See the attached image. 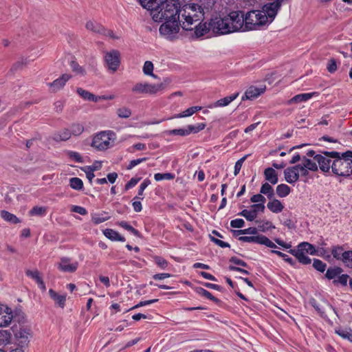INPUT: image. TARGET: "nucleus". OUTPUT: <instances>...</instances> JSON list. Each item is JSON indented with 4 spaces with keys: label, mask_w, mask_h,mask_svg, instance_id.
<instances>
[{
    "label": "nucleus",
    "mask_w": 352,
    "mask_h": 352,
    "mask_svg": "<svg viewBox=\"0 0 352 352\" xmlns=\"http://www.w3.org/2000/svg\"><path fill=\"white\" fill-rule=\"evenodd\" d=\"M332 255L336 259H342L343 258V249L341 247H336L332 250Z\"/></svg>",
    "instance_id": "obj_63"
},
{
    "label": "nucleus",
    "mask_w": 352,
    "mask_h": 352,
    "mask_svg": "<svg viewBox=\"0 0 352 352\" xmlns=\"http://www.w3.org/2000/svg\"><path fill=\"white\" fill-rule=\"evenodd\" d=\"M30 336V330L29 329H20L16 333L15 337L19 341V344L23 346L28 344L29 342V336Z\"/></svg>",
    "instance_id": "obj_21"
},
{
    "label": "nucleus",
    "mask_w": 352,
    "mask_h": 352,
    "mask_svg": "<svg viewBox=\"0 0 352 352\" xmlns=\"http://www.w3.org/2000/svg\"><path fill=\"white\" fill-rule=\"evenodd\" d=\"M245 226V221L242 219H236L230 221V226L234 228H241Z\"/></svg>",
    "instance_id": "obj_62"
},
{
    "label": "nucleus",
    "mask_w": 352,
    "mask_h": 352,
    "mask_svg": "<svg viewBox=\"0 0 352 352\" xmlns=\"http://www.w3.org/2000/svg\"><path fill=\"white\" fill-rule=\"evenodd\" d=\"M70 128L71 129L69 131H70L71 135H79L84 131L83 126L80 124H74L71 126Z\"/></svg>",
    "instance_id": "obj_52"
},
{
    "label": "nucleus",
    "mask_w": 352,
    "mask_h": 352,
    "mask_svg": "<svg viewBox=\"0 0 352 352\" xmlns=\"http://www.w3.org/2000/svg\"><path fill=\"white\" fill-rule=\"evenodd\" d=\"M310 304L322 317L325 316V311H324L325 307H329V309H333V307L328 302H327L325 300H323L322 305H320V304L318 303L315 299L311 298L310 300Z\"/></svg>",
    "instance_id": "obj_24"
},
{
    "label": "nucleus",
    "mask_w": 352,
    "mask_h": 352,
    "mask_svg": "<svg viewBox=\"0 0 352 352\" xmlns=\"http://www.w3.org/2000/svg\"><path fill=\"white\" fill-rule=\"evenodd\" d=\"M69 186L74 190H80L83 188V182L78 177H72L69 179Z\"/></svg>",
    "instance_id": "obj_41"
},
{
    "label": "nucleus",
    "mask_w": 352,
    "mask_h": 352,
    "mask_svg": "<svg viewBox=\"0 0 352 352\" xmlns=\"http://www.w3.org/2000/svg\"><path fill=\"white\" fill-rule=\"evenodd\" d=\"M342 261L347 267L352 268V251L344 252Z\"/></svg>",
    "instance_id": "obj_51"
},
{
    "label": "nucleus",
    "mask_w": 352,
    "mask_h": 352,
    "mask_svg": "<svg viewBox=\"0 0 352 352\" xmlns=\"http://www.w3.org/2000/svg\"><path fill=\"white\" fill-rule=\"evenodd\" d=\"M280 8V1H272L265 4L261 10H251L245 14L239 11L243 16V32L259 29L271 23Z\"/></svg>",
    "instance_id": "obj_1"
},
{
    "label": "nucleus",
    "mask_w": 352,
    "mask_h": 352,
    "mask_svg": "<svg viewBox=\"0 0 352 352\" xmlns=\"http://www.w3.org/2000/svg\"><path fill=\"white\" fill-rule=\"evenodd\" d=\"M182 27L180 19L164 21L160 27V33L166 39L173 41L177 37L178 32Z\"/></svg>",
    "instance_id": "obj_6"
},
{
    "label": "nucleus",
    "mask_w": 352,
    "mask_h": 352,
    "mask_svg": "<svg viewBox=\"0 0 352 352\" xmlns=\"http://www.w3.org/2000/svg\"><path fill=\"white\" fill-rule=\"evenodd\" d=\"M289 252L294 256L299 263L303 264V265H308L311 263V258L306 256L305 252L301 251V250H295V249H291Z\"/></svg>",
    "instance_id": "obj_22"
},
{
    "label": "nucleus",
    "mask_w": 352,
    "mask_h": 352,
    "mask_svg": "<svg viewBox=\"0 0 352 352\" xmlns=\"http://www.w3.org/2000/svg\"><path fill=\"white\" fill-rule=\"evenodd\" d=\"M239 93H236L233 95L226 96L223 98L219 99L217 101H216L212 107H226L231 102L234 100L238 96Z\"/></svg>",
    "instance_id": "obj_29"
},
{
    "label": "nucleus",
    "mask_w": 352,
    "mask_h": 352,
    "mask_svg": "<svg viewBox=\"0 0 352 352\" xmlns=\"http://www.w3.org/2000/svg\"><path fill=\"white\" fill-rule=\"evenodd\" d=\"M290 192V188L287 184H279L276 187V193L279 197H285Z\"/></svg>",
    "instance_id": "obj_38"
},
{
    "label": "nucleus",
    "mask_w": 352,
    "mask_h": 352,
    "mask_svg": "<svg viewBox=\"0 0 352 352\" xmlns=\"http://www.w3.org/2000/svg\"><path fill=\"white\" fill-rule=\"evenodd\" d=\"M239 215L244 217L248 221H252L256 218L254 210H243Z\"/></svg>",
    "instance_id": "obj_43"
},
{
    "label": "nucleus",
    "mask_w": 352,
    "mask_h": 352,
    "mask_svg": "<svg viewBox=\"0 0 352 352\" xmlns=\"http://www.w3.org/2000/svg\"><path fill=\"white\" fill-rule=\"evenodd\" d=\"M70 66L74 72L76 74L85 75V70L76 61L72 60L70 62Z\"/></svg>",
    "instance_id": "obj_53"
},
{
    "label": "nucleus",
    "mask_w": 352,
    "mask_h": 352,
    "mask_svg": "<svg viewBox=\"0 0 352 352\" xmlns=\"http://www.w3.org/2000/svg\"><path fill=\"white\" fill-rule=\"evenodd\" d=\"M159 2L155 9H152L151 12L154 21L160 23L180 19L179 0H159Z\"/></svg>",
    "instance_id": "obj_3"
},
{
    "label": "nucleus",
    "mask_w": 352,
    "mask_h": 352,
    "mask_svg": "<svg viewBox=\"0 0 352 352\" xmlns=\"http://www.w3.org/2000/svg\"><path fill=\"white\" fill-rule=\"evenodd\" d=\"M214 3V0H199L195 5L199 8V10L201 11L202 14H204V16L206 17L213 9Z\"/></svg>",
    "instance_id": "obj_18"
},
{
    "label": "nucleus",
    "mask_w": 352,
    "mask_h": 352,
    "mask_svg": "<svg viewBox=\"0 0 352 352\" xmlns=\"http://www.w3.org/2000/svg\"><path fill=\"white\" fill-rule=\"evenodd\" d=\"M206 127V124L203 123H200L197 124V126L194 125H188L186 128L185 129H173L166 131V133L168 135H180V136H187L190 135V133H197Z\"/></svg>",
    "instance_id": "obj_10"
},
{
    "label": "nucleus",
    "mask_w": 352,
    "mask_h": 352,
    "mask_svg": "<svg viewBox=\"0 0 352 352\" xmlns=\"http://www.w3.org/2000/svg\"><path fill=\"white\" fill-rule=\"evenodd\" d=\"M298 168L300 164L288 167L284 170L285 180L289 184H294L299 179Z\"/></svg>",
    "instance_id": "obj_13"
},
{
    "label": "nucleus",
    "mask_w": 352,
    "mask_h": 352,
    "mask_svg": "<svg viewBox=\"0 0 352 352\" xmlns=\"http://www.w3.org/2000/svg\"><path fill=\"white\" fill-rule=\"evenodd\" d=\"M85 28L88 31L96 34H105L106 32V29L95 21H88L85 24Z\"/></svg>",
    "instance_id": "obj_20"
},
{
    "label": "nucleus",
    "mask_w": 352,
    "mask_h": 352,
    "mask_svg": "<svg viewBox=\"0 0 352 352\" xmlns=\"http://www.w3.org/2000/svg\"><path fill=\"white\" fill-rule=\"evenodd\" d=\"M104 60L111 73H115L120 65V52L117 50H112L104 53Z\"/></svg>",
    "instance_id": "obj_9"
},
{
    "label": "nucleus",
    "mask_w": 352,
    "mask_h": 352,
    "mask_svg": "<svg viewBox=\"0 0 352 352\" xmlns=\"http://www.w3.org/2000/svg\"><path fill=\"white\" fill-rule=\"evenodd\" d=\"M318 94L316 92L300 94L294 96L288 101V104L298 103L305 102L312 98L313 96Z\"/></svg>",
    "instance_id": "obj_28"
},
{
    "label": "nucleus",
    "mask_w": 352,
    "mask_h": 352,
    "mask_svg": "<svg viewBox=\"0 0 352 352\" xmlns=\"http://www.w3.org/2000/svg\"><path fill=\"white\" fill-rule=\"evenodd\" d=\"M13 319L11 308L6 305H0V327H8Z\"/></svg>",
    "instance_id": "obj_12"
},
{
    "label": "nucleus",
    "mask_w": 352,
    "mask_h": 352,
    "mask_svg": "<svg viewBox=\"0 0 352 352\" xmlns=\"http://www.w3.org/2000/svg\"><path fill=\"white\" fill-rule=\"evenodd\" d=\"M46 208L43 206H34L30 211L32 216H44L46 213Z\"/></svg>",
    "instance_id": "obj_46"
},
{
    "label": "nucleus",
    "mask_w": 352,
    "mask_h": 352,
    "mask_svg": "<svg viewBox=\"0 0 352 352\" xmlns=\"http://www.w3.org/2000/svg\"><path fill=\"white\" fill-rule=\"evenodd\" d=\"M342 272V270L339 267H329L325 274V276L328 279H333Z\"/></svg>",
    "instance_id": "obj_39"
},
{
    "label": "nucleus",
    "mask_w": 352,
    "mask_h": 352,
    "mask_svg": "<svg viewBox=\"0 0 352 352\" xmlns=\"http://www.w3.org/2000/svg\"><path fill=\"white\" fill-rule=\"evenodd\" d=\"M193 114V109L192 107L188 108L184 111H183L181 113L175 114L173 117L170 118V119L173 118H184V117H188ZM166 120H169V118H167Z\"/></svg>",
    "instance_id": "obj_56"
},
{
    "label": "nucleus",
    "mask_w": 352,
    "mask_h": 352,
    "mask_svg": "<svg viewBox=\"0 0 352 352\" xmlns=\"http://www.w3.org/2000/svg\"><path fill=\"white\" fill-rule=\"evenodd\" d=\"M155 263L162 269H165L168 266V262L161 256L154 258Z\"/></svg>",
    "instance_id": "obj_59"
},
{
    "label": "nucleus",
    "mask_w": 352,
    "mask_h": 352,
    "mask_svg": "<svg viewBox=\"0 0 352 352\" xmlns=\"http://www.w3.org/2000/svg\"><path fill=\"white\" fill-rule=\"evenodd\" d=\"M143 72L145 75L150 76L156 78L157 76L153 74V64L151 61L146 60L143 66Z\"/></svg>",
    "instance_id": "obj_40"
},
{
    "label": "nucleus",
    "mask_w": 352,
    "mask_h": 352,
    "mask_svg": "<svg viewBox=\"0 0 352 352\" xmlns=\"http://www.w3.org/2000/svg\"><path fill=\"white\" fill-rule=\"evenodd\" d=\"M201 21L197 22V24L196 23L193 25L195 33L196 36L198 37L204 36V34L208 33L209 30L211 29L210 23L208 24V25H207L206 23L201 24Z\"/></svg>",
    "instance_id": "obj_26"
},
{
    "label": "nucleus",
    "mask_w": 352,
    "mask_h": 352,
    "mask_svg": "<svg viewBox=\"0 0 352 352\" xmlns=\"http://www.w3.org/2000/svg\"><path fill=\"white\" fill-rule=\"evenodd\" d=\"M76 92L84 100H89V101L98 102L99 100H100V98H101V97L96 96L95 95L90 93L89 91H86L80 87L77 89Z\"/></svg>",
    "instance_id": "obj_31"
},
{
    "label": "nucleus",
    "mask_w": 352,
    "mask_h": 352,
    "mask_svg": "<svg viewBox=\"0 0 352 352\" xmlns=\"http://www.w3.org/2000/svg\"><path fill=\"white\" fill-rule=\"evenodd\" d=\"M109 219V217H101L98 214H94L92 216V221L94 224H99L107 221Z\"/></svg>",
    "instance_id": "obj_64"
},
{
    "label": "nucleus",
    "mask_w": 352,
    "mask_h": 352,
    "mask_svg": "<svg viewBox=\"0 0 352 352\" xmlns=\"http://www.w3.org/2000/svg\"><path fill=\"white\" fill-rule=\"evenodd\" d=\"M113 135L114 133L111 131H102L93 138L91 146L98 151L106 150L110 145V140Z\"/></svg>",
    "instance_id": "obj_8"
},
{
    "label": "nucleus",
    "mask_w": 352,
    "mask_h": 352,
    "mask_svg": "<svg viewBox=\"0 0 352 352\" xmlns=\"http://www.w3.org/2000/svg\"><path fill=\"white\" fill-rule=\"evenodd\" d=\"M265 179L271 184H276L278 181V174L273 168H267L264 170Z\"/></svg>",
    "instance_id": "obj_25"
},
{
    "label": "nucleus",
    "mask_w": 352,
    "mask_h": 352,
    "mask_svg": "<svg viewBox=\"0 0 352 352\" xmlns=\"http://www.w3.org/2000/svg\"><path fill=\"white\" fill-rule=\"evenodd\" d=\"M271 252L283 258L286 262L289 263L292 266H295L296 265V262L294 259H292L291 257H289L287 254L278 250H272Z\"/></svg>",
    "instance_id": "obj_47"
},
{
    "label": "nucleus",
    "mask_w": 352,
    "mask_h": 352,
    "mask_svg": "<svg viewBox=\"0 0 352 352\" xmlns=\"http://www.w3.org/2000/svg\"><path fill=\"white\" fill-rule=\"evenodd\" d=\"M71 258L68 257H63L58 263V268L65 272H74L78 266V262L69 263Z\"/></svg>",
    "instance_id": "obj_16"
},
{
    "label": "nucleus",
    "mask_w": 352,
    "mask_h": 352,
    "mask_svg": "<svg viewBox=\"0 0 352 352\" xmlns=\"http://www.w3.org/2000/svg\"><path fill=\"white\" fill-rule=\"evenodd\" d=\"M70 131L67 129H64L63 131L55 133L53 136V140L56 142L66 141L71 138Z\"/></svg>",
    "instance_id": "obj_33"
},
{
    "label": "nucleus",
    "mask_w": 352,
    "mask_h": 352,
    "mask_svg": "<svg viewBox=\"0 0 352 352\" xmlns=\"http://www.w3.org/2000/svg\"><path fill=\"white\" fill-rule=\"evenodd\" d=\"M104 235L111 241H125V238L113 229L107 228L103 230Z\"/></svg>",
    "instance_id": "obj_27"
},
{
    "label": "nucleus",
    "mask_w": 352,
    "mask_h": 352,
    "mask_svg": "<svg viewBox=\"0 0 352 352\" xmlns=\"http://www.w3.org/2000/svg\"><path fill=\"white\" fill-rule=\"evenodd\" d=\"M313 267L318 271L320 272H324L325 271L327 265L322 261L319 259L314 258L313 263Z\"/></svg>",
    "instance_id": "obj_54"
},
{
    "label": "nucleus",
    "mask_w": 352,
    "mask_h": 352,
    "mask_svg": "<svg viewBox=\"0 0 352 352\" xmlns=\"http://www.w3.org/2000/svg\"><path fill=\"white\" fill-rule=\"evenodd\" d=\"M175 178V175L170 173H156L154 175V179L159 182L163 179L171 180Z\"/></svg>",
    "instance_id": "obj_48"
},
{
    "label": "nucleus",
    "mask_w": 352,
    "mask_h": 352,
    "mask_svg": "<svg viewBox=\"0 0 352 352\" xmlns=\"http://www.w3.org/2000/svg\"><path fill=\"white\" fill-rule=\"evenodd\" d=\"M0 216L6 221L13 224H16L21 222L20 219L16 215L7 210H1L0 212Z\"/></svg>",
    "instance_id": "obj_32"
},
{
    "label": "nucleus",
    "mask_w": 352,
    "mask_h": 352,
    "mask_svg": "<svg viewBox=\"0 0 352 352\" xmlns=\"http://www.w3.org/2000/svg\"><path fill=\"white\" fill-rule=\"evenodd\" d=\"M250 201L253 203H256V204H259V203H262L263 204H264V203L266 201V199L265 197L261 194H256V195H253L251 198H250Z\"/></svg>",
    "instance_id": "obj_61"
},
{
    "label": "nucleus",
    "mask_w": 352,
    "mask_h": 352,
    "mask_svg": "<svg viewBox=\"0 0 352 352\" xmlns=\"http://www.w3.org/2000/svg\"><path fill=\"white\" fill-rule=\"evenodd\" d=\"M298 250H301L303 252L309 253L311 255H314L316 253V250L315 247L307 243V242H302L297 246Z\"/></svg>",
    "instance_id": "obj_35"
},
{
    "label": "nucleus",
    "mask_w": 352,
    "mask_h": 352,
    "mask_svg": "<svg viewBox=\"0 0 352 352\" xmlns=\"http://www.w3.org/2000/svg\"><path fill=\"white\" fill-rule=\"evenodd\" d=\"M243 16L239 12L233 11L223 18L211 19L210 25L214 33L230 34L240 31L243 28Z\"/></svg>",
    "instance_id": "obj_2"
},
{
    "label": "nucleus",
    "mask_w": 352,
    "mask_h": 352,
    "mask_svg": "<svg viewBox=\"0 0 352 352\" xmlns=\"http://www.w3.org/2000/svg\"><path fill=\"white\" fill-rule=\"evenodd\" d=\"M265 91V86L257 87L255 86H250L242 96V100H254L258 97L261 94Z\"/></svg>",
    "instance_id": "obj_15"
},
{
    "label": "nucleus",
    "mask_w": 352,
    "mask_h": 352,
    "mask_svg": "<svg viewBox=\"0 0 352 352\" xmlns=\"http://www.w3.org/2000/svg\"><path fill=\"white\" fill-rule=\"evenodd\" d=\"M25 274L32 278V279H34L36 283L38 284V287H40V289L42 290V291H45L46 290V287H45V285L43 280V278L42 277L40 276V273L38 270H34V271H32V270H26L25 272Z\"/></svg>",
    "instance_id": "obj_23"
},
{
    "label": "nucleus",
    "mask_w": 352,
    "mask_h": 352,
    "mask_svg": "<svg viewBox=\"0 0 352 352\" xmlns=\"http://www.w3.org/2000/svg\"><path fill=\"white\" fill-rule=\"evenodd\" d=\"M247 157H248L247 155H245L244 157H243L241 159H239V160H237V162L235 163L234 171V175H237L239 174V173L240 172L241 168L242 167L243 163L244 162V161L245 160Z\"/></svg>",
    "instance_id": "obj_57"
},
{
    "label": "nucleus",
    "mask_w": 352,
    "mask_h": 352,
    "mask_svg": "<svg viewBox=\"0 0 352 352\" xmlns=\"http://www.w3.org/2000/svg\"><path fill=\"white\" fill-rule=\"evenodd\" d=\"M349 276L347 274H342L341 276H338V278L337 280H334L333 283L336 285L338 283L341 284L343 286H346L347 285V281Z\"/></svg>",
    "instance_id": "obj_60"
},
{
    "label": "nucleus",
    "mask_w": 352,
    "mask_h": 352,
    "mask_svg": "<svg viewBox=\"0 0 352 352\" xmlns=\"http://www.w3.org/2000/svg\"><path fill=\"white\" fill-rule=\"evenodd\" d=\"M331 157H327L326 155H324L317 154L314 156V160L318 162L320 169L325 173L329 171L331 168L332 161Z\"/></svg>",
    "instance_id": "obj_14"
},
{
    "label": "nucleus",
    "mask_w": 352,
    "mask_h": 352,
    "mask_svg": "<svg viewBox=\"0 0 352 352\" xmlns=\"http://www.w3.org/2000/svg\"><path fill=\"white\" fill-rule=\"evenodd\" d=\"M196 292L200 296L213 301L216 304H218L220 302V300L218 298H217L216 297H214V296H212V294L210 292H209L208 291H207L206 289H205L202 287H197L196 289Z\"/></svg>",
    "instance_id": "obj_36"
},
{
    "label": "nucleus",
    "mask_w": 352,
    "mask_h": 352,
    "mask_svg": "<svg viewBox=\"0 0 352 352\" xmlns=\"http://www.w3.org/2000/svg\"><path fill=\"white\" fill-rule=\"evenodd\" d=\"M179 16L182 22V28L185 30H192L193 25L202 21L205 18L201 11L199 10L195 3L184 5L179 8Z\"/></svg>",
    "instance_id": "obj_5"
},
{
    "label": "nucleus",
    "mask_w": 352,
    "mask_h": 352,
    "mask_svg": "<svg viewBox=\"0 0 352 352\" xmlns=\"http://www.w3.org/2000/svg\"><path fill=\"white\" fill-rule=\"evenodd\" d=\"M71 78V75L67 74H63L60 78L56 79L47 85L50 87L52 92H56L61 89Z\"/></svg>",
    "instance_id": "obj_17"
},
{
    "label": "nucleus",
    "mask_w": 352,
    "mask_h": 352,
    "mask_svg": "<svg viewBox=\"0 0 352 352\" xmlns=\"http://www.w3.org/2000/svg\"><path fill=\"white\" fill-rule=\"evenodd\" d=\"M118 224L123 228L124 229L131 232L135 236H139L140 232L138 230L133 228L131 226H130L126 221H122L118 223Z\"/></svg>",
    "instance_id": "obj_44"
},
{
    "label": "nucleus",
    "mask_w": 352,
    "mask_h": 352,
    "mask_svg": "<svg viewBox=\"0 0 352 352\" xmlns=\"http://www.w3.org/2000/svg\"><path fill=\"white\" fill-rule=\"evenodd\" d=\"M140 5L151 12L152 9H155L157 6L159 4V0H139Z\"/></svg>",
    "instance_id": "obj_37"
},
{
    "label": "nucleus",
    "mask_w": 352,
    "mask_h": 352,
    "mask_svg": "<svg viewBox=\"0 0 352 352\" xmlns=\"http://www.w3.org/2000/svg\"><path fill=\"white\" fill-rule=\"evenodd\" d=\"M11 333L8 330H0V338L1 340L5 343L8 344L10 342Z\"/></svg>",
    "instance_id": "obj_55"
},
{
    "label": "nucleus",
    "mask_w": 352,
    "mask_h": 352,
    "mask_svg": "<svg viewBox=\"0 0 352 352\" xmlns=\"http://www.w3.org/2000/svg\"><path fill=\"white\" fill-rule=\"evenodd\" d=\"M49 295L50 298L54 301L55 305L60 308H64L66 302V294H60L55 292L54 289H50L49 290Z\"/></svg>",
    "instance_id": "obj_19"
},
{
    "label": "nucleus",
    "mask_w": 352,
    "mask_h": 352,
    "mask_svg": "<svg viewBox=\"0 0 352 352\" xmlns=\"http://www.w3.org/2000/svg\"><path fill=\"white\" fill-rule=\"evenodd\" d=\"M336 333L342 338L352 342V330L351 329H340L336 330Z\"/></svg>",
    "instance_id": "obj_42"
},
{
    "label": "nucleus",
    "mask_w": 352,
    "mask_h": 352,
    "mask_svg": "<svg viewBox=\"0 0 352 352\" xmlns=\"http://www.w3.org/2000/svg\"><path fill=\"white\" fill-rule=\"evenodd\" d=\"M131 111L128 107H120L117 109V115L121 118H128L131 116Z\"/></svg>",
    "instance_id": "obj_45"
},
{
    "label": "nucleus",
    "mask_w": 352,
    "mask_h": 352,
    "mask_svg": "<svg viewBox=\"0 0 352 352\" xmlns=\"http://www.w3.org/2000/svg\"><path fill=\"white\" fill-rule=\"evenodd\" d=\"M323 154L333 159L331 171L334 175L347 177L352 174V151L342 153L337 151H324Z\"/></svg>",
    "instance_id": "obj_4"
},
{
    "label": "nucleus",
    "mask_w": 352,
    "mask_h": 352,
    "mask_svg": "<svg viewBox=\"0 0 352 352\" xmlns=\"http://www.w3.org/2000/svg\"><path fill=\"white\" fill-rule=\"evenodd\" d=\"M165 89V84L163 82L157 84H150L148 82H137L131 88V91L135 94H149L154 95L163 91Z\"/></svg>",
    "instance_id": "obj_7"
},
{
    "label": "nucleus",
    "mask_w": 352,
    "mask_h": 352,
    "mask_svg": "<svg viewBox=\"0 0 352 352\" xmlns=\"http://www.w3.org/2000/svg\"><path fill=\"white\" fill-rule=\"evenodd\" d=\"M267 208L274 213H279L283 211L284 206L282 203L276 199H272L267 204Z\"/></svg>",
    "instance_id": "obj_30"
},
{
    "label": "nucleus",
    "mask_w": 352,
    "mask_h": 352,
    "mask_svg": "<svg viewBox=\"0 0 352 352\" xmlns=\"http://www.w3.org/2000/svg\"><path fill=\"white\" fill-rule=\"evenodd\" d=\"M302 160L304 162L302 166H304L309 170L316 171L318 170L317 164L315 162H312L311 160L307 159L305 157H303Z\"/></svg>",
    "instance_id": "obj_50"
},
{
    "label": "nucleus",
    "mask_w": 352,
    "mask_h": 352,
    "mask_svg": "<svg viewBox=\"0 0 352 352\" xmlns=\"http://www.w3.org/2000/svg\"><path fill=\"white\" fill-rule=\"evenodd\" d=\"M150 184L151 181L148 179H144V182L140 186L138 196H136L134 199H143V192L145 190V188Z\"/></svg>",
    "instance_id": "obj_49"
},
{
    "label": "nucleus",
    "mask_w": 352,
    "mask_h": 352,
    "mask_svg": "<svg viewBox=\"0 0 352 352\" xmlns=\"http://www.w3.org/2000/svg\"><path fill=\"white\" fill-rule=\"evenodd\" d=\"M239 240L243 242L255 243L258 244L265 245L271 248H276V245L271 241L267 236L264 235L251 236H239Z\"/></svg>",
    "instance_id": "obj_11"
},
{
    "label": "nucleus",
    "mask_w": 352,
    "mask_h": 352,
    "mask_svg": "<svg viewBox=\"0 0 352 352\" xmlns=\"http://www.w3.org/2000/svg\"><path fill=\"white\" fill-rule=\"evenodd\" d=\"M260 192L265 195L269 199H272L274 197V189L268 182H266L261 186Z\"/></svg>",
    "instance_id": "obj_34"
},
{
    "label": "nucleus",
    "mask_w": 352,
    "mask_h": 352,
    "mask_svg": "<svg viewBox=\"0 0 352 352\" xmlns=\"http://www.w3.org/2000/svg\"><path fill=\"white\" fill-rule=\"evenodd\" d=\"M86 168L88 169L87 171H85L87 178L88 179L89 183L91 184L92 180L95 177L94 171L98 170V167L87 166Z\"/></svg>",
    "instance_id": "obj_58"
}]
</instances>
